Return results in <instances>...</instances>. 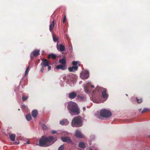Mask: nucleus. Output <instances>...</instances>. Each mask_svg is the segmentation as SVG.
<instances>
[{"label": "nucleus", "mask_w": 150, "mask_h": 150, "mask_svg": "<svg viewBox=\"0 0 150 150\" xmlns=\"http://www.w3.org/2000/svg\"><path fill=\"white\" fill-rule=\"evenodd\" d=\"M9 137L11 141H14L15 140L16 135L13 134H9Z\"/></svg>", "instance_id": "19"}, {"label": "nucleus", "mask_w": 150, "mask_h": 150, "mask_svg": "<svg viewBox=\"0 0 150 150\" xmlns=\"http://www.w3.org/2000/svg\"><path fill=\"white\" fill-rule=\"evenodd\" d=\"M89 150H93V149H92V148H90V149H89Z\"/></svg>", "instance_id": "41"}, {"label": "nucleus", "mask_w": 150, "mask_h": 150, "mask_svg": "<svg viewBox=\"0 0 150 150\" xmlns=\"http://www.w3.org/2000/svg\"><path fill=\"white\" fill-rule=\"evenodd\" d=\"M76 136L79 138H81L83 137V135L79 130H76L75 133Z\"/></svg>", "instance_id": "17"}, {"label": "nucleus", "mask_w": 150, "mask_h": 150, "mask_svg": "<svg viewBox=\"0 0 150 150\" xmlns=\"http://www.w3.org/2000/svg\"><path fill=\"white\" fill-rule=\"evenodd\" d=\"M22 107H23L25 108H26V106L24 105H22Z\"/></svg>", "instance_id": "38"}, {"label": "nucleus", "mask_w": 150, "mask_h": 150, "mask_svg": "<svg viewBox=\"0 0 150 150\" xmlns=\"http://www.w3.org/2000/svg\"><path fill=\"white\" fill-rule=\"evenodd\" d=\"M60 63L62 64L66 65V60L65 58H62L59 60Z\"/></svg>", "instance_id": "23"}, {"label": "nucleus", "mask_w": 150, "mask_h": 150, "mask_svg": "<svg viewBox=\"0 0 150 150\" xmlns=\"http://www.w3.org/2000/svg\"><path fill=\"white\" fill-rule=\"evenodd\" d=\"M77 99L80 101H84L86 100V98L85 96L78 95Z\"/></svg>", "instance_id": "16"}, {"label": "nucleus", "mask_w": 150, "mask_h": 150, "mask_svg": "<svg viewBox=\"0 0 150 150\" xmlns=\"http://www.w3.org/2000/svg\"><path fill=\"white\" fill-rule=\"evenodd\" d=\"M84 92L88 94L92 92L90 98L92 101L96 103H100L107 100L108 95L106 93V89L98 86L96 90L92 89L94 86L92 85L90 82H88L83 84Z\"/></svg>", "instance_id": "1"}, {"label": "nucleus", "mask_w": 150, "mask_h": 150, "mask_svg": "<svg viewBox=\"0 0 150 150\" xmlns=\"http://www.w3.org/2000/svg\"><path fill=\"white\" fill-rule=\"evenodd\" d=\"M100 115L102 117L108 118L112 114L110 111L104 109L100 110Z\"/></svg>", "instance_id": "5"}, {"label": "nucleus", "mask_w": 150, "mask_h": 150, "mask_svg": "<svg viewBox=\"0 0 150 150\" xmlns=\"http://www.w3.org/2000/svg\"><path fill=\"white\" fill-rule=\"evenodd\" d=\"M52 134H54L55 133H57V132L55 130H52Z\"/></svg>", "instance_id": "36"}, {"label": "nucleus", "mask_w": 150, "mask_h": 150, "mask_svg": "<svg viewBox=\"0 0 150 150\" xmlns=\"http://www.w3.org/2000/svg\"><path fill=\"white\" fill-rule=\"evenodd\" d=\"M38 114V111L36 110H33L32 113V115L33 117L34 118H35L36 117Z\"/></svg>", "instance_id": "18"}, {"label": "nucleus", "mask_w": 150, "mask_h": 150, "mask_svg": "<svg viewBox=\"0 0 150 150\" xmlns=\"http://www.w3.org/2000/svg\"><path fill=\"white\" fill-rule=\"evenodd\" d=\"M71 47V49H69V51H71L72 50V46Z\"/></svg>", "instance_id": "40"}, {"label": "nucleus", "mask_w": 150, "mask_h": 150, "mask_svg": "<svg viewBox=\"0 0 150 150\" xmlns=\"http://www.w3.org/2000/svg\"><path fill=\"white\" fill-rule=\"evenodd\" d=\"M77 93L76 92L73 91L69 93V97L71 99H74L77 96Z\"/></svg>", "instance_id": "14"}, {"label": "nucleus", "mask_w": 150, "mask_h": 150, "mask_svg": "<svg viewBox=\"0 0 150 150\" xmlns=\"http://www.w3.org/2000/svg\"><path fill=\"white\" fill-rule=\"evenodd\" d=\"M150 109L148 108H144L143 110L141 112L142 113H143L144 112H145L147 111H149Z\"/></svg>", "instance_id": "27"}, {"label": "nucleus", "mask_w": 150, "mask_h": 150, "mask_svg": "<svg viewBox=\"0 0 150 150\" xmlns=\"http://www.w3.org/2000/svg\"><path fill=\"white\" fill-rule=\"evenodd\" d=\"M72 75L71 74L67 75L63 77L64 81L70 86H72Z\"/></svg>", "instance_id": "6"}, {"label": "nucleus", "mask_w": 150, "mask_h": 150, "mask_svg": "<svg viewBox=\"0 0 150 150\" xmlns=\"http://www.w3.org/2000/svg\"><path fill=\"white\" fill-rule=\"evenodd\" d=\"M56 56L55 54H50L48 55V58L50 59L52 58L53 59H55L56 58Z\"/></svg>", "instance_id": "22"}, {"label": "nucleus", "mask_w": 150, "mask_h": 150, "mask_svg": "<svg viewBox=\"0 0 150 150\" xmlns=\"http://www.w3.org/2000/svg\"><path fill=\"white\" fill-rule=\"evenodd\" d=\"M90 137L91 140L94 139L95 137V136L93 135H91L90 136Z\"/></svg>", "instance_id": "32"}, {"label": "nucleus", "mask_w": 150, "mask_h": 150, "mask_svg": "<svg viewBox=\"0 0 150 150\" xmlns=\"http://www.w3.org/2000/svg\"><path fill=\"white\" fill-rule=\"evenodd\" d=\"M52 35L53 41L54 42H57V43L58 42V44L59 38L53 34H52Z\"/></svg>", "instance_id": "21"}, {"label": "nucleus", "mask_w": 150, "mask_h": 150, "mask_svg": "<svg viewBox=\"0 0 150 150\" xmlns=\"http://www.w3.org/2000/svg\"><path fill=\"white\" fill-rule=\"evenodd\" d=\"M57 139H54L52 136L46 137L43 136L39 141V145L42 147H47L52 144Z\"/></svg>", "instance_id": "2"}, {"label": "nucleus", "mask_w": 150, "mask_h": 150, "mask_svg": "<svg viewBox=\"0 0 150 150\" xmlns=\"http://www.w3.org/2000/svg\"><path fill=\"white\" fill-rule=\"evenodd\" d=\"M86 107H83V111H84L86 110Z\"/></svg>", "instance_id": "39"}, {"label": "nucleus", "mask_w": 150, "mask_h": 150, "mask_svg": "<svg viewBox=\"0 0 150 150\" xmlns=\"http://www.w3.org/2000/svg\"><path fill=\"white\" fill-rule=\"evenodd\" d=\"M137 101L138 103H141L142 101V99H139L137 98Z\"/></svg>", "instance_id": "29"}, {"label": "nucleus", "mask_w": 150, "mask_h": 150, "mask_svg": "<svg viewBox=\"0 0 150 150\" xmlns=\"http://www.w3.org/2000/svg\"><path fill=\"white\" fill-rule=\"evenodd\" d=\"M47 67H48V70L49 71L51 69V67L49 65H48V66Z\"/></svg>", "instance_id": "35"}, {"label": "nucleus", "mask_w": 150, "mask_h": 150, "mask_svg": "<svg viewBox=\"0 0 150 150\" xmlns=\"http://www.w3.org/2000/svg\"><path fill=\"white\" fill-rule=\"evenodd\" d=\"M40 50H35L33 51L31 53L30 57L31 59H33V57H35L39 55L40 54Z\"/></svg>", "instance_id": "9"}, {"label": "nucleus", "mask_w": 150, "mask_h": 150, "mask_svg": "<svg viewBox=\"0 0 150 150\" xmlns=\"http://www.w3.org/2000/svg\"><path fill=\"white\" fill-rule=\"evenodd\" d=\"M66 16H64V17L63 20V22L64 23H65V22H66Z\"/></svg>", "instance_id": "33"}, {"label": "nucleus", "mask_w": 150, "mask_h": 150, "mask_svg": "<svg viewBox=\"0 0 150 150\" xmlns=\"http://www.w3.org/2000/svg\"><path fill=\"white\" fill-rule=\"evenodd\" d=\"M57 50L61 51H64L65 49L64 46L63 45L59 44V45L58 42L57 43Z\"/></svg>", "instance_id": "13"}, {"label": "nucleus", "mask_w": 150, "mask_h": 150, "mask_svg": "<svg viewBox=\"0 0 150 150\" xmlns=\"http://www.w3.org/2000/svg\"><path fill=\"white\" fill-rule=\"evenodd\" d=\"M126 95L127 96V94H126Z\"/></svg>", "instance_id": "43"}, {"label": "nucleus", "mask_w": 150, "mask_h": 150, "mask_svg": "<svg viewBox=\"0 0 150 150\" xmlns=\"http://www.w3.org/2000/svg\"><path fill=\"white\" fill-rule=\"evenodd\" d=\"M83 124L82 118L79 116L74 117L71 122V125L73 127H80L82 126Z\"/></svg>", "instance_id": "4"}, {"label": "nucleus", "mask_w": 150, "mask_h": 150, "mask_svg": "<svg viewBox=\"0 0 150 150\" xmlns=\"http://www.w3.org/2000/svg\"><path fill=\"white\" fill-rule=\"evenodd\" d=\"M62 140L64 142H67L68 143H71V141L70 137H61Z\"/></svg>", "instance_id": "10"}, {"label": "nucleus", "mask_w": 150, "mask_h": 150, "mask_svg": "<svg viewBox=\"0 0 150 150\" xmlns=\"http://www.w3.org/2000/svg\"><path fill=\"white\" fill-rule=\"evenodd\" d=\"M42 127L44 129H47V127L44 124H43L42 125Z\"/></svg>", "instance_id": "30"}, {"label": "nucleus", "mask_w": 150, "mask_h": 150, "mask_svg": "<svg viewBox=\"0 0 150 150\" xmlns=\"http://www.w3.org/2000/svg\"><path fill=\"white\" fill-rule=\"evenodd\" d=\"M79 61H74L72 62L73 66L69 68V70L70 72H74L77 70L78 65L79 66Z\"/></svg>", "instance_id": "7"}, {"label": "nucleus", "mask_w": 150, "mask_h": 150, "mask_svg": "<svg viewBox=\"0 0 150 150\" xmlns=\"http://www.w3.org/2000/svg\"><path fill=\"white\" fill-rule=\"evenodd\" d=\"M44 67L42 66V68L41 69L40 71L42 72H43L44 70Z\"/></svg>", "instance_id": "34"}, {"label": "nucleus", "mask_w": 150, "mask_h": 150, "mask_svg": "<svg viewBox=\"0 0 150 150\" xmlns=\"http://www.w3.org/2000/svg\"><path fill=\"white\" fill-rule=\"evenodd\" d=\"M69 112L71 115H76L80 113L79 108L75 102L69 101L67 107Z\"/></svg>", "instance_id": "3"}, {"label": "nucleus", "mask_w": 150, "mask_h": 150, "mask_svg": "<svg viewBox=\"0 0 150 150\" xmlns=\"http://www.w3.org/2000/svg\"><path fill=\"white\" fill-rule=\"evenodd\" d=\"M20 110V109H18V110Z\"/></svg>", "instance_id": "42"}, {"label": "nucleus", "mask_w": 150, "mask_h": 150, "mask_svg": "<svg viewBox=\"0 0 150 150\" xmlns=\"http://www.w3.org/2000/svg\"><path fill=\"white\" fill-rule=\"evenodd\" d=\"M54 26V21H53L52 23H51L50 25V32H52L53 28Z\"/></svg>", "instance_id": "20"}, {"label": "nucleus", "mask_w": 150, "mask_h": 150, "mask_svg": "<svg viewBox=\"0 0 150 150\" xmlns=\"http://www.w3.org/2000/svg\"><path fill=\"white\" fill-rule=\"evenodd\" d=\"M29 71V67L28 66L27 67V68L25 71V76H26V75H28Z\"/></svg>", "instance_id": "26"}, {"label": "nucleus", "mask_w": 150, "mask_h": 150, "mask_svg": "<svg viewBox=\"0 0 150 150\" xmlns=\"http://www.w3.org/2000/svg\"><path fill=\"white\" fill-rule=\"evenodd\" d=\"M89 76V72L87 70H84L81 73L80 77L82 79H87L88 77Z\"/></svg>", "instance_id": "8"}, {"label": "nucleus", "mask_w": 150, "mask_h": 150, "mask_svg": "<svg viewBox=\"0 0 150 150\" xmlns=\"http://www.w3.org/2000/svg\"><path fill=\"white\" fill-rule=\"evenodd\" d=\"M64 146L63 145H61L58 148V150H63Z\"/></svg>", "instance_id": "28"}, {"label": "nucleus", "mask_w": 150, "mask_h": 150, "mask_svg": "<svg viewBox=\"0 0 150 150\" xmlns=\"http://www.w3.org/2000/svg\"><path fill=\"white\" fill-rule=\"evenodd\" d=\"M28 97L27 96H23L22 97L23 100L24 101H25L28 98Z\"/></svg>", "instance_id": "31"}, {"label": "nucleus", "mask_w": 150, "mask_h": 150, "mask_svg": "<svg viewBox=\"0 0 150 150\" xmlns=\"http://www.w3.org/2000/svg\"><path fill=\"white\" fill-rule=\"evenodd\" d=\"M56 68L58 69H62V70H65L67 69L66 65L60 64L57 65Z\"/></svg>", "instance_id": "12"}, {"label": "nucleus", "mask_w": 150, "mask_h": 150, "mask_svg": "<svg viewBox=\"0 0 150 150\" xmlns=\"http://www.w3.org/2000/svg\"><path fill=\"white\" fill-rule=\"evenodd\" d=\"M41 65L43 67H46L49 65V63L48 60L46 59H42V62L41 64Z\"/></svg>", "instance_id": "11"}, {"label": "nucleus", "mask_w": 150, "mask_h": 150, "mask_svg": "<svg viewBox=\"0 0 150 150\" xmlns=\"http://www.w3.org/2000/svg\"><path fill=\"white\" fill-rule=\"evenodd\" d=\"M69 123L67 119H63L61 120L60 122V123L62 125H66Z\"/></svg>", "instance_id": "15"}, {"label": "nucleus", "mask_w": 150, "mask_h": 150, "mask_svg": "<svg viewBox=\"0 0 150 150\" xmlns=\"http://www.w3.org/2000/svg\"><path fill=\"white\" fill-rule=\"evenodd\" d=\"M30 141L29 140H28L27 141V142H26V144H30Z\"/></svg>", "instance_id": "37"}, {"label": "nucleus", "mask_w": 150, "mask_h": 150, "mask_svg": "<svg viewBox=\"0 0 150 150\" xmlns=\"http://www.w3.org/2000/svg\"><path fill=\"white\" fill-rule=\"evenodd\" d=\"M25 117L26 120L28 121H30L32 118V117L30 114H29L26 115Z\"/></svg>", "instance_id": "25"}, {"label": "nucleus", "mask_w": 150, "mask_h": 150, "mask_svg": "<svg viewBox=\"0 0 150 150\" xmlns=\"http://www.w3.org/2000/svg\"><path fill=\"white\" fill-rule=\"evenodd\" d=\"M79 146L80 148H84L86 146L84 143L81 142L79 144Z\"/></svg>", "instance_id": "24"}]
</instances>
